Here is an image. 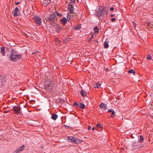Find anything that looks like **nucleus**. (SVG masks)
<instances>
[{
  "mask_svg": "<svg viewBox=\"0 0 153 153\" xmlns=\"http://www.w3.org/2000/svg\"><path fill=\"white\" fill-rule=\"evenodd\" d=\"M105 7H99V9L97 13V14L99 18L101 16L104 17L105 15L107 16L108 13V9H107Z\"/></svg>",
  "mask_w": 153,
  "mask_h": 153,
  "instance_id": "nucleus-1",
  "label": "nucleus"
},
{
  "mask_svg": "<svg viewBox=\"0 0 153 153\" xmlns=\"http://www.w3.org/2000/svg\"><path fill=\"white\" fill-rule=\"evenodd\" d=\"M21 57V54H18L16 51L13 49L11 50L10 58L11 60L13 61H16L20 59Z\"/></svg>",
  "mask_w": 153,
  "mask_h": 153,
  "instance_id": "nucleus-2",
  "label": "nucleus"
},
{
  "mask_svg": "<svg viewBox=\"0 0 153 153\" xmlns=\"http://www.w3.org/2000/svg\"><path fill=\"white\" fill-rule=\"evenodd\" d=\"M68 140H71V142L75 143H80L81 142L80 140L78 139H76L75 137L73 136H68Z\"/></svg>",
  "mask_w": 153,
  "mask_h": 153,
  "instance_id": "nucleus-3",
  "label": "nucleus"
},
{
  "mask_svg": "<svg viewBox=\"0 0 153 153\" xmlns=\"http://www.w3.org/2000/svg\"><path fill=\"white\" fill-rule=\"evenodd\" d=\"M13 110L16 114H19L21 112V108L20 106H14L13 107L12 109L11 110Z\"/></svg>",
  "mask_w": 153,
  "mask_h": 153,
  "instance_id": "nucleus-4",
  "label": "nucleus"
},
{
  "mask_svg": "<svg viewBox=\"0 0 153 153\" xmlns=\"http://www.w3.org/2000/svg\"><path fill=\"white\" fill-rule=\"evenodd\" d=\"M55 18V15H53V13L49 17H47L45 19L46 21L47 22H50L52 21H53V20Z\"/></svg>",
  "mask_w": 153,
  "mask_h": 153,
  "instance_id": "nucleus-5",
  "label": "nucleus"
},
{
  "mask_svg": "<svg viewBox=\"0 0 153 153\" xmlns=\"http://www.w3.org/2000/svg\"><path fill=\"white\" fill-rule=\"evenodd\" d=\"M34 21L35 23L38 25H40L41 24V19L39 16H35Z\"/></svg>",
  "mask_w": 153,
  "mask_h": 153,
  "instance_id": "nucleus-6",
  "label": "nucleus"
},
{
  "mask_svg": "<svg viewBox=\"0 0 153 153\" xmlns=\"http://www.w3.org/2000/svg\"><path fill=\"white\" fill-rule=\"evenodd\" d=\"M45 85L46 88L48 87H51L53 85V82L50 80H47L45 81Z\"/></svg>",
  "mask_w": 153,
  "mask_h": 153,
  "instance_id": "nucleus-7",
  "label": "nucleus"
},
{
  "mask_svg": "<svg viewBox=\"0 0 153 153\" xmlns=\"http://www.w3.org/2000/svg\"><path fill=\"white\" fill-rule=\"evenodd\" d=\"M19 12V11L18 7H15L13 12V16L14 17L18 16L19 15V14H18V13Z\"/></svg>",
  "mask_w": 153,
  "mask_h": 153,
  "instance_id": "nucleus-8",
  "label": "nucleus"
},
{
  "mask_svg": "<svg viewBox=\"0 0 153 153\" xmlns=\"http://www.w3.org/2000/svg\"><path fill=\"white\" fill-rule=\"evenodd\" d=\"M73 5V4H69L68 6V9H69L70 12L71 13H73L74 11V8Z\"/></svg>",
  "mask_w": 153,
  "mask_h": 153,
  "instance_id": "nucleus-9",
  "label": "nucleus"
},
{
  "mask_svg": "<svg viewBox=\"0 0 153 153\" xmlns=\"http://www.w3.org/2000/svg\"><path fill=\"white\" fill-rule=\"evenodd\" d=\"M55 28L56 32L58 33H59V32L62 30L61 27H60L58 25H56L55 26Z\"/></svg>",
  "mask_w": 153,
  "mask_h": 153,
  "instance_id": "nucleus-10",
  "label": "nucleus"
},
{
  "mask_svg": "<svg viewBox=\"0 0 153 153\" xmlns=\"http://www.w3.org/2000/svg\"><path fill=\"white\" fill-rule=\"evenodd\" d=\"M80 94L83 97H87V92L84 90L82 89L80 91Z\"/></svg>",
  "mask_w": 153,
  "mask_h": 153,
  "instance_id": "nucleus-11",
  "label": "nucleus"
},
{
  "mask_svg": "<svg viewBox=\"0 0 153 153\" xmlns=\"http://www.w3.org/2000/svg\"><path fill=\"white\" fill-rule=\"evenodd\" d=\"M100 107L104 110H105L107 108V106L106 104L104 103H101L100 105Z\"/></svg>",
  "mask_w": 153,
  "mask_h": 153,
  "instance_id": "nucleus-12",
  "label": "nucleus"
},
{
  "mask_svg": "<svg viewBox=\"0 0 153 153\" xmlns=\"http://www.w3.org/2000/svg\"><path fill=\"white\" fill-rule=\"evenodd\" d=\"M51 2V0H45L44 1L43 4L44 6H47Z\"/></svg>",
  "mask_w": 153,
  "mask_h": 153,
  "instance_id": "nucleus-13",
  "label": "nucleus"
},
{
  "mask_svg": "<svg viewBox=\"0 0 153 153\" xmlns=\"http://www.w3.org/2000/svg\"><path fill=\"white\" fill-rule=\"evenodd\" d=\"M1 52L2 53V54L3 56H5V52L4 51V46H2V47H1Z\"/></svg>",
  "mask_w": 153,
  "mask_h": 153,
  "instance_id": "nucleus-14",
  "label": "nucleus"
},
{
  "mask_svg": "<svg viewBox=\"0 0 153 153\" xmlns=\"http://www.w3.org/2000/svg\"><path fill=\"white\" fill-rule=\"evenodd\" d=\"M53 15H55V17L56 15L59 17H61L62 16V13H59L58 12V11H55L53 13Z\"/></svg>",
  "mask_w": 153,
  "mask_h": 153,
  "instance_id": "nucleus-15",
  "label": "nucleus"
},
{
  "mask_svg": "<svg viewBox=\"0 0 153 153\" xmlns=\"http://www.w3.org/2000/svg\"><path fill=\"white\" fill-rule=\"evenodd\" d=\"M60 21L62 23L65 25L67 23V19L65 17H63L62 19L60 20Z\"/></svg>",
  "mask_w": 153,
  "mask_h": 153,
  "instance_id": "nucleus-16",
  "label": "nucleus"
},
{
  "mask_svg": "<svg viewBox=\"0 0 153 153\" xmlns=\"http://www.w3.org/2000/svg\"><path fill=\"white\" fill-rule=\"evenodd\" d=\"M101 84L99 83H95L94 85V87L95 88H100V87Z\"/></svg>",
  "mask_w": 153,
  "mask_h": 153,
  "instance_id": "nucleus-17",
  "label": "nucleus"
},
{
  "mask_svg": "<svg viewBox=\"0 0 153 153\" xmlns=\"http://www.w3.org/2000/svg\"><path fill=\"white\" fill-rule=\"evenodd\" d=\"M58 117V115L56 114H52L51 116V118L54 120L56 119Z\"/></svg>",
  "mask_w": 153,
  "mask_h": 153,
  "instance_id": "nucleus-18",
  "label": "nucleus"
},
{
  "mask_svg": "<svg viewBox=\"0 0 153 153\" xmlns=\"http://www.w3.org/2000/svg\"><path fill=\"white\" fill-rule=\"evenodd\" d=\"M10 108L9 107H7L5 108H4V109H6L7 110H5L3 111L4 113H7L9 112L10 111Z\"/></svg>",
  "mask_w": 153,
  "mask_h": 153,
  "instance_id": "nucleus-19",
  "label": "nucleus"
},
{
  "mask_svg": "<svg viewBox=\"0 0 153 153\" xmlns=\"http://www.w3.org/2000/svg\"><path fill=\"white\" fill-rule=\"evenodd\" d=\"M25 148V146L24 145H22V146L19 147L18 149H17L19 152H20L21 151H22Z\"/></svg>",
  "mask_w": 153,
  "mask_h": 153,
  "instance_id": "nucleus-20",
  "label": "nucleus"
},
{
  "mask_svg": "<svg viewBox=\"0 0 153 153\" xmlns=\"http://www.w3.org/2000/svg\"><path fill=\"white\" fill-rule=\"evenodd\" d=\"M104 47L105 48H107L108 47V42L105 41L104 42Z\"/></svg>",
  "mask_w": 153,
  "mask_h": 153,
  "instance_id": "nucleus-21",
  "label": "nucleus"
},
{
  "mask_svg": "<svg viewBox=\"0 0 153 153\" xmlns=\"http://www.w3.org/2000/svg\"><path fill=\"white\" fill-rule=\"evenodd\" d=\"M79 107H80L82 109H84L85 107V105L84 104L80 103Z\"/></svg>",
  "mask_w": 153,
  "mask_h": 153,
  "instance_id": "nucleus-22",
  "label": "nucleus"
},
{
  "mask_svg": "<svg viewBox=\"0 0 153 153\" xmlns=\"http://www.w3.org/2000/svg\"><path fill=\"white\" fill-rule=\"evenodd\" d=\"M128 73H132L133 74H134L135 73V71L133 69H131L129 70L128 71Z\"/></svg>",
  "mask_w": 153,
  "mask_h": 153,
  "instance_id": "nucleus-23",
  "label": "nucleus"
},
{
  "mask_svg": "<svg viewBox=\"0 0 153 153\" xmlns=\"http://www.w3.org/2000/svg\"><path fill=\"white\" fill-rule=\"evenodd\" d=\"M94 30L95 31V33H98L99 32V29L97 27H94Z\"/></svg>",
  "mask_w": 153,
  "mask_h": 153,
  "instance_id": "nucleus-24",
  "label": "nucleus"
},
{
  "mask_svg": "<svg viewBox=\"0 0 153 153\" xmlns=\"http://www.w3.org/2000/svg\"><path fill=\"white\" fill-rule=\"evenodd\" d=\"M140 139L139 140L140 142V143H142V142H143V141L144 138H143V136H142V135H140Z\"/></svg>",
  "mask_w": 153,
  "mask_h": 153,
  "instance_id": "nucleus-25",
  "label": "nucleus"
},
{
  "mask_svg": "<svg viewBox=\"0 0 153 153\" xmlns=\"http://www.w3.org/2000/svg\"><path fill=\"white\" fill-rule=\"evenodd\" d=\"M81 28L80 26H75L73 28L76 30H79Z\"/></svg>",
  "mask_w": 153,
  "mask_h": 153,
  "instance_id": "nucleus-26",
  "label": "nucleus"
},
{
  "mask_svg": "<svg viewBox=\"0 0 153 153\" xmlns=\"http://www.w3.org/2000/svg\"><path fill=\"white\" fill-rule=\"evenodd\" d=\"M115 112L114 111H113L111 112V115L110 116V117H114L115 116Z\"/></svg>",
  "mask_w": 153,
  "mask_h": 153,
  "instance_id": "nucleus-27",
  "label": "nucleus"
},
{
  "mask_svg": "<svg viewBox=\"0 0 153 153\" xmlns=\"http://www.w3.org/2000/svg\"><path fill=\"white\" fill-rule=\"evenodd\" d=\"M96 126L97 128H102L103 127L100 124H97L96 125Z\"/></svg>",
  "mask_w": 153,
  "mask_h": 153,
  "instance_id": "nucleus-28",
  "label": "nucleus"
},
{
  "mask_svg": "<svg viewBox=\"0 0 153 153\" xmlns=\"http://www.w3.org/2000/svg\"><path fill=\"white\" fill-rule=\"evenodd\" d=\"M146 58L148 59H152V57L150 54H149L147 55Z\"/></svg>",
  "mask_w": 153,
  "mask_h": 153,
  "instance_id": "nucleus-29",
  "label": "nucleus"
},
{
  "mask_svg": "<svg viewBox=\"0 0 153 153\" xmlns=\"http://www.w3.org/2000/svg\"><path fill=\"white\" fill-rule=\"evenodd\" d=\"M73 105L74 106H78L79 105L78 103L76 102H74Z\"/></svg>",
  "mask_w": 153,
  "mask_h": 153,
  "instance_id": "nucleus-30",
  "label": "nucleus"
},
{
  "mask_svg": "<svg viewBox=\"0 0 153 153\" xmlns=\"http://www.w3.org/2000/svg\"><path fill=\"white\" fill-rule=\"evenodd\" d=\"M19 151L16 149L14 151L13 153H19Z\"/></svg>",
  "mask_w": 153,
  "mask_h": 153,
  "instance_id": "nucleus-31",
  "label": "nucleus"
},
{
  "mask_svg": "<svg viewBox=\"0 0 153 153\" xmlns=\"http://www.w3.org/2000/svg\"><path fill=\"white\" fill-rule=\"evenodd\" d=\"M111 20L113 22H114L116 21V19L114 18H112L111 19Z\"/></svg>",
  "mask_w": 153,
  "mask_h": 153,
  "instance_id": "nucleus-32",
  "label": "nucleus"
},
{
  "mask_svg": "<svg viewBox=\"0 0 153 153\" xmlns=\"http://www.w3.org/2000/svg\"><path fill=\"white\" fill-rule=\"evenodd\" d=\"M55 41L56 42H60V40H59L57 38H56V39H55Z\"/></svg>",
  "mask_w": 153,
  "mask_h": 153,
  "instance_id": "nucleus-33",
  "label": "nucleus"
},
{
  "mask_svg": "<svg viewBox=\"0 0 153 153\" xmlns=\"http://www.w3.org/2000/svg\"><path fill=\"white\" fill-rule=\"evenodd\" d=\"M114 8L113 7H111L110 8V10L111 11H113L114 10Z\"/></svg>",
  "mask_w": 153,
  "mask_h": 153,
  "instance_id": "nucleus-34",
  "label": "nucleus"
},
{
  "mask_svg": "<svg viewBox=\"0 0 153 153\" xmlns=\"http://www.w3.org/2000/svg\"><path fill=\"white\" fill-rule=\"evenodd\" d=\"M113 111H112L111 109H110L108 111V112L109 113H110L111 112Z\"/></svg>",
  "mask_w": 153,
  "mask_h": 153,
  "instance_id": "nucleus-35",
  "label": "nucleus"
},
{
  "mask_svg": "<svg viewBox=\"0 0 153 153\" xmlns=\"http://www.w3.org/2000/svg\"><path fill=\"white\" fill-rule=\"evenodd\" d=\"M3 76H2L1 75H0V79H2L3 78Z\"/></svg>",
  "mask_w": 153,
  "mask_h": 153,
  "instance_id": "nucleus-36",
  "label": "nucleus"
},
{
  "mask_svg": "<svg viewBox=\"0 0 153 153\" xmlns=\"http://www.w3.org/2000/svg\"><path fill=\"white\" fill-rule=\"evenodd\" d=\"M88 130H90V129H91V126H89L88 127Z\"/></svg>",
  "mask_w": 153,
  "mask_h": 153,
  "instance_id": "nucleus-37",
  "label": "nucleus"
},
{
  "mask_svg": "<svg viewBox=\"0 0 153 153\" xmlns=\"http://www.w3.org/2000/svg\"><path fill=\"white\" fill-rule=\"evenodd\" d=\"M75 0H71V1L74 3L75 2Z\"/></svg>",
  "mask_w": 153,
  "mask_h": 153,
  "instance_id": "nucleus-38",
  "label": "nucleus"
},
{
  "mask_svg": "<svg viewBox=\"0 0 153 153\" xmlns=\"http://www.w3.org/2000/svg\"><path fill=\"white\" fill-rule=\"evenodd\" d=\"M19 2H15V4L17 5H18V4H19Z\"/></svg>",
  "mask_w": 153,
  "mask_h": 153,
  "instance_id": "nucleus-39",
  "label": "nucleus"
},
{
  "mask_svg": "<svg viewBox=\"0 0 153 153\" xmlns=\"http://www.w3.org/2000/svg\"><path fill=\"white\" fill-rule=\"evenodd\" d=\"M93 37V35H92L91 37L89 39V40H91V39Z\"/></svg>",
  "mask_w": 153,
  "mask_h": 153,
  "instance_id": "nucleus-40",
  "label": "nucleus"
},
{
  "mask_svg": "<svg viewBox=\"0 0 153 153\" xmlns=\"http://www.w3.org/2000/svg\"><path fill=\"white\" fill-rule=\"evenodd\" d=\"M115 16V15L114 14H111V17H113V16Z\"/></svg>",
  "mask_w": 153,
  "mask_h": 153,
  "instance_id": "nucleus-41",
  "label": "nucleus"
},
{
  "mask_svg": "<svg viewBox=\"0 0 153 153\" xmlns=\"http://www.w3.org/2000/svg\"><path fill=\"white\" fill-rule=\"evenodd\" d=\"M108 70H108V68H107V69H106V70H106V71H108Z\"/></svg>",
  "mask_w": 153,
  "mask_h": 153,
  "instance_id": "nucleus-42",
  "label": "nucleus"
},
{
  "mask_svg": "<svg viewBox=\"0 0 153 153\" xmlns=\"http://www.w3.org/2000/svg\"><path fill=\"white\" fill-rule=\"evenodd\" d=\"M94 129H95V128H94V127H93V128H92V130H93V131H94Z\"/></svg>",
  "mask_w": 153,
  "mask_h": 153,
  "instance_id": "nucleus-43",
  "label": "nucleus"
},
{
  "mask_svg": "<svg viewBox=\"0 0 153 153\" xmlns=\"http://www.w3.org/2000/svg\"><path fill=\"white\" fill-rule=\"evenodd\" d=\"M41 148L42 149L44 148V147L43 146H42L41 147Z\"/></svg>",
  "mask_w": 153,
  "mask_h": 153,
  "instance_id": "nucleus-44",
  "label": "nucleus"
},
{
  "mask_svg": "<svg viewBox=\"0 0 153 153\" xmlns=\"http://www.w3.org/2000/svg\"><path fill=\"white\" fill-rule=\"evenodd\" d=\"M34 53V52H33L32 54H33V53Z\"/></svg>",
  "mask_w": 153,
  "mask_h": 153,
  "instance_id": "nucleus-45",
  "label": "nucleus"
},
{
  "mask_svg": "<svg viewBox=\"0 0 153 153\" xmlns=\"http://www.w3.org/2000/svg\"><path fill=\"white\" fill-rule=\"evenodd\" d=\"M68 15H67V17H68Z\"/></svg>",
  "mask_w": 153,
  "mask_h": 153,
  "instance_id": "nucleus-46",
  "label": "nucleus"
}]
</instances>
